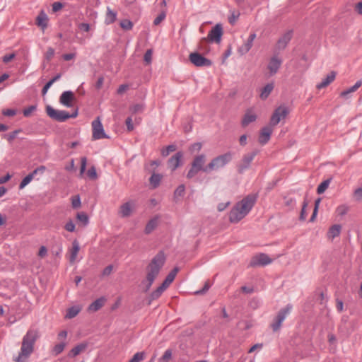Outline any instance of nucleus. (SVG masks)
<instances>
[{
  "label": "nucleus",
  "instance_id": "0e129e2a",
  "mask_svg": "<svg viewBox=\"0 0 362 362\" xmlns=\"http://www.w3.org/2000/svg\"><path fill=\"white\" fill-rule=\"evenodd\" d=\"M2 113L5 116L12 117L16 114V111L13 109H6L4 110Z\"/></svg>",
  "mask_w": 362,
  "mask_h": 362
},
{
  "label": "nucleus",
  "instance_id": "f704fd0d",
  "mask_svg": "<svg viewBox=\"0 0 362 362\" xmlns=\"http://www.w3.org/2000/svg\"><path fill=\"white\" fill-rule=\"evenodd\" d=\"M80 310L81 309L78 306H72L67 310L65 317L68 319L74 318L78 314Z\"/></svg>",
  "mask_w": 362,
  "mask_h": 362
},
{
  "label": "nucleus",
  "instance_id": "603ef678",
  "mask_svg": "<svg viewBox=\"0 0 362 362\" xmlns=\"http://www.w3.org/2000/svg\"><path fill=\"white\" fill-rule=\"evenodd\" d=\"M202 144L199 142H197L191 145L189 147V151L192 153H194L195 151H199L202 149Z\"/></svg>",
  "mask_w": 362,
  "mask_h": 362
},
{
  "label": "nucleus",
  "instance_id": "13d9d810",
  "mask_svg": "<svg viewBox=\"0 0 362 362\" xmlns=\"http://www.w3.org/2000/svg\"><path fill=\"white\" fill-rule=\"evenodd\" d=\"M64 228L69 232H74L75 230V224L73 222V221L70 220L69 221H68L66 223Z\"/></svg>",
  "mask_w": 362,
  "mask_h": 362
},
{
  "label": "nucleus",
  "instance_id": "39448f33",
  "mask_svg": "<svg viewBox=\"0 0 362 362\" xmlns=\"http://www.w3.org/2000/svg\"><path fill=\"white\" fill-rule=\"evenodd\" d=\"M46 112L50 118L60 122H64L69 118H74L78 115L77 110L72 114H69L65 110H55L49 105L47 106Z\"/></svg>",
  "mask_w": 362,
  "mask_h": 362
},
{
  "label": "nucleus",
  "instance_id": "de8ad7c7",
  "mask_svg": "<svg viewBox=\"0 0 362 362\" xmlns=\"http://www.w3.org/2000/svg\"><path fill=\"white\" fill-rule=\"evenodd\" d=\"M308 206V202L306 201L303 202L302 209L300 214V220L304 221L306 218L307 213H306V207Z\"/></svg>",
  "mask_w": 362,
  "mask_h": 362
},
{
  "label": "nucleus",
  "instance_id": "4d7b16f0",
  "mask_svg": "<svg viewBox=\"0 0 362 362\" xmlns=\"http://www.w3.org/2000/svg\"><path fill=\"white\" fill-rule=\"evenodd\" d=\"M152 50L151 49H148L145 54H144V60L149 64L151 62V60H152Z\"/></svg>",
  "mask_w": 362,
  "mask_h": 362
},
{
  "label": "nucleus",
  "instance_id": "a211bd4d",
  "mask_svg": "<svg viewBox=\"0 0 362 362\" xmlns=\"http://www.w3.org/2000/svg\"><path fill=\"white\" fill-rule=\"evenodd\" d=\"M255 37H256V34L254 33H251L249 35L248 39L247 40V41L243 45L239 47L238 51V53L240 55H244V54H245L246 53H247L250 51V49L252 47L253 41L255 39Z\"/></svg>",
  "mask_w": 362,
  "mask_h": 362
},
{
  "label": "nucleus",
  "instance_id": "c85d7f7f",
  "mask_svg": "<svg viewBox=\"0 0 362 362\" xmlns=\"http://www.w3.org/2000/svg\"><path fill=\"white\" fill-rule=\"evenodd\" d=\"M158 216L151 218L146 224L145 228V233L146 234L151 233L158 226Z\"/></svg>",
  "mask_w": 362,
  "mask_h": 362
},
{
  "label": "nucleus",
  "instance_id": "2f4dec72",
  "mask_svg": "<svg viewBox=\"0 0 362 362\" xmlns=\"http://www.w3.org/2000/svg\"><path fill=\"white\" fill-rule=\"evenodd\" d=\"M341 227L340 225L335 224L333 225L328 231V238L331 239H334V238L339 235L341 232Z\"/></svg>",
  "mask_w": 362,
  "mask_h": 362
},
{
  "label": "nucleus",
  "instance_id": "f8f14e48",
  "mask_svg": "<svg viewBox=\"0 0 362 362\" xmlns=\"http://www.w3.org/2000/svg\"><path fill=\"white\" fill-rule=\"evenodd\" d=\"M257 153L258 151L255 150L243 156L240 164L238 165L239 173H243L250 167L251 162L253 160V159L255 158Z\"/></svg>",
  "mask_w": 362,
  "mask_h": 362
},
{
  "label": "nucleus",
  "instance_id": "e2e57ef3",
  "mask_svg": "<svg viewBox=\"0 0 362 362\" xmlns=\"http://www.w3.org/2000/svg\"><path fill=\"white\" fill-rule=\"evenodd\" d=\"M354 197L357 201L362 202V187L354 191Z\"/></svg>",
  "mask_w": 362,
  "mask_h": 362
},
{
  "label": "nucleus",
  "instance_id": "ea45409f",
  "mask_svg": "<svg viewBox=\"0 0 362 362\" xmlns=\"http://www.w3.org/2000/svg\"><path fill=\"white\" fill-rule=\"evenodd\" d=\"M172 350L168 349L165 351L163 356L159 358V362H169L172 358Z\"/></svg>",
  "mask_w": 362,
  "mask_h": 362
},
{
  "label": "nucleus",
  "instance_id": "a19ab883",
  "mask_svg": "<svg viewBox=\"0 0 362 362\" xmlns=\"http://www.w3.org/2000/svg\"><path fill=\"white\" fill-rule=\"evenodd\" d=\"M177 147L174 144H170L162 149L161 154L163 157L168 156L170 153L173 152L176 150Z\"/></svg>",
  "mask_w": 362,
  "mask_h": 362
},
{
  "label": "nucleus",
  "instance_id": "4c0bfd02",
  "mask_svg": "<svg viewBox=\"0 0 362 362\" xmlns=\"http://www.w3.org/2000/svg\"><path fill=\"white\" fill-rule=\"evenodd\" d=\"M34 178V176L32 175V173H29L28 175H26L21 181V182L19 185V189H23L26 185H28Z\"/></svg>",
  "mask_w": 362,
  "mask_h": 362
},
{
  "label": "nucleus",
  "instance_id": "7c9ffc66",
  "mask_svg": "<svg viewBox=\"0 0 362 362\" xmlns=\"http://www.w3.org/2000/svg\"><path fill=\"white\" fill-rule=\"evenodd\" d=\"M274 89V84L272 83H267L262 89L260 93V98L262 100L267 99Z\"/></svg>",
  "mask_w": 362,
  "mask_h": 362
},
{
  "label": "nucleus",
  "instance_id": "6e6d98bb",
  "mask_svg": "<svg viewBox=\"0 0 362 362\" xmlns=\"http://www.w3.org/2000/svg\"><path fill=\"white\" fill-rule=\"evenodd\" d=\"M87 175L90 179H93V180L96 179L97 178V173H96V170H95V167L93 166L90 168H89L87 172Z\"/></svg>",
  "mask_w": 362,
  "mask_h": 362
},
{
  "label": "nucleus",
  "instance_id": "cd10ccee",
  "mask_svg": "<svg viewBox=\"0 0 362 362\" xmlns=\"http://www.w3.org/2000/svg\"><path fill=\"white\" fill-rule=\"evenodd\" d=\"M117 20V12L112 11L110 7L107 8L105 23L107 25L113 23Z\"/></svg>",
  "mask_w": 362,
  "mask_h": 362
},
{
  "label": "nucleus",
  "instance_id": "e433bc0d",
  "mask_svg": "<svg viewBox=\"0 0 362 362\" xmlns=\"http://www.w3.org/2000/svg\"><path fill=\"white\" fill-rule=\"evenodd\" d=\"M65 346H66V343L64 341H62V342L56 344L52 349V354L54 356L59 355L64 351Z\"/></svg>",
  "mask_w": 362,
  "mask_h": 362
},
{
  "label": "nucleus",
  "instance_id": "b1692460",
  "mask_svg": "<svg viewBox=\"0 0 362 362\" xmlns=\"http://www.w3.org/2000/svg\"><path fill=\"white\" fill-rule=\"evenodd\" d=\"M336 73L331 71L322 81L317 85V88L322 89L330 84L335 78Z\"/></svg>",
  "mask_w": 362,
  "mask_h": 362
},
{
  "label": "nucleus",
  "instance_id": "ddd939ff",
  "mask_svg": "<svg viewBox=\"0 0 362 362\" xmlns=\"http://www.w3.org/2000/svg\"><path fill=\"white\" fill-rule=\"evenodd\" d=\"M135 207V203L133 201H129L123 204H122L119 207V215L122 218H127L129 217Z\"/></svg>",
  "mask_w": 362,
  "mask_h": 362
},
{
  "label": "nucleus",
  "instance_id": "9b49d317",
  "mask_svg": "<svg viewBox=\"0 0 362 362\" xmlns=\"http://www.w3.org/2000/svg\"><path fill=\"white\" fill-rule=\"evenodd\" d=\"M189 59L190 62L196 66L209 67L212 65V62L210 59L204 57L198 52L191 53L189 56Z\"/></svg>",
  "mask_w": 362,
  "mask_h": 362
},
{
  "label": "nucleus",
  "instance_id": "aec40b11",
  "mask_svg": "<svg viewBox=\"0 0 362 362\" xmlns=\"http://www.w3.org/2000/svg\"><path fill=\"white\" fill-rule=\"evenodd\" d=\"M74 95L72 91L66 90L62 93L59 101L63 105L71 107H72L71 101L74 100Z\"/></svg>",
  "mask_w": 362,
  "mask_h": 362
},
{
  "label": "nucleus",
  "instance_id": "bb28decb",
  "mask_svg": "<svg viewBox=\"0 0 362 362\" xmlns=\"http://www.w3.org/2000/svg\"><path fill=\"white\" fill-rule=\"evenodd\" d=\"M79 250H80V246H79L78 241L74 240L72 243V248L70 250L69 261L71 263H73L75 262Z\"/></svg>",
  "mask_w": 362,
  "mask_h": 362
},
{
  "label": "nucleus",
  "instance_id": "37998d69",
  "mask_svg": "<svg viewBox=\"0 0 362 362\" xmlns=\"http://www.w3.org/2000/svg\"><path fill=\"white\" fill-rule=\"evenodd\" d=\"M120 26L124 30H129L133 28V23L128 19H124L120 22Z\"/></svg>",
  "mask_w": 362,
  "mask_h": 362
},
{
  "label": "nucleus",
  "instance_id": "49530a36",
  "mask_svg": "<svg viewBox=\"0 0 362 362\" xmlns=\"http://www.w3.org/2000/svg\"><path fill=\"white\" fill-rule=\"evenodd\" d=\"M348 209H349V208H348L347 206L342 204V205L339 206L337 208L336 211H337L338 215L344 216V215H345L347 213Z\"/></svg>",
  "mask_w": 362,
  "mask_h": 362
},
{
  "label": "nucleus",
  "instance_id": "774afa93",
  "mask_svg": "<svg viewBox=\"0 0 362 362\" xmlns=\"http://www.w3.org/2000/svg\"><path fill=\"white\" fill-rule=\"evenodd\" d=\"M127 128L128 131H132L134 129V125L132 124V119L131 117H127L125 121Z\"/></svg>",
  "mask_w": 362,
  "mask_h": 362
},
{
  "label": "nucleus",
  "instance_id": "f3484780",
  "mask_svg": "<svg viewBox=\"0 0 362 362\" xmlns=\"http://www.w3.org/2000/svg\"><path fill=\"white\" fill-rule=\"evenodd\" d=\"M183 154L181 151L177 152L168 161V166L172 170H175L180 165Z\"/></svg>",
  "mask_w": 362,
  "mask_h": 362
},
{
  "label": "nucleus",
  "instance_id": "a878e982",
  "mask_svg": "<svg viewBox=\"0 0 362 362\" xmlns=\"http://www.w3.org/2000/svg\"><path fill=\"white\" fill-rule=\"evenodd\" d=\"M88 346L87 343H81L76 346H74L69 353L68 356L69 357H75L80 354L82 351H85Z\"/></svg>",
  "mask_w": 362,
  "mask_h": 362
},
{
  "label": "nucleus",
  "instance_id": "79ce46f5",
  "mask_svg": "<svg viewBox=\"0 0 362 362\" xmlns=\"http://www.w3.org/2000/svg\"><path fill=\"white\" fill-rule=\"evenodd\" d=\"M329 180H326L325 181H323L322 182H321L318 187H317V192L318 194H322L323 193L328 187L329 185Z\"/></svg>",
  "mask_w": 362,
  "mask_h": 362
},
{
  "label": "nucleus",
  "instance_id": "4be33fe9",
  "mask_svg": "<svg viewBox=\"0 0 362 362\" xmlns=\"http://www.w3.org/2000/svg\"><path fill=\"white\" fill-rule=\"evenodd\" d=\"M48 17L44 11H41L36 18V24L40 27L42 30L47 26Z\"/></svg>",
  "mask_w": 362,
  "mask_h": 362
},
{
  "label": "nucleus",
  "instance_id": "2eb2a0df",
  "mask_svg": "<svg viewBox=\"0 0 362 362\" xmlns=\"http://www.w3.org/2000/svg\"><path fill=\"white\" fill-rule=\"evenodd\" d=\"M223 34V28L221 24H216L209 33L208 39L211 42L219 43Z\"/></svg>",
  "mask_w": 362,
  "mask_h": 362
},
{
  "label": "nucleus",
  "instance_id": "052dcab7",
  "mask_svg": "<svg viewBox=\"0 0 362 362\" xmlns=\"http://www.w3.org/2000/svg\"><path fill=\"white\" fill-rule=\"evenodd\" d=\"M239 17V13L233 11L228 18V21L230 24L233 25Z\"/></svg>",
  "mask_w": 362,
  "mask_h": 362
},
{
  "label": "nucleus",
  "instance_id": "58836bf2",
  "mask_svg": "<svg viewBox=\"0 0 362 362\" xmlns=\"http://www.w3.org/2000/svg\"><path fill=\"white\" fill-rule=\"evenodd\" d=\"M185 192V186L184 185H180L174 192L175 199L182 197L184 196Z\"/></svg>",
  "mask_w": 362,
  "mask_h": 362
},
{
  "label": "nucleus",
  "instance_id": "4468645a",
  "mask_svg": "<svg viewBox=\"0 0 362 362\" xmlns=\"http://www.w3.org/2000/svg\"><path fill=\"white\" fill-rule=\"evenodd\" d=\"M292 37V32L291 30L285 33L277 41L275 47L274 52H278L284 49Z\"/></svg>",
  "mask_w": 362,
  "mask_h": 362
},
{
  "label": "nucleus",
  "instance_id": "3c124183",
  "mask_svg": "<svg viewBox=\"0 0 362 362\" xmlns=\"http://www.w3.org/2000/svg\"><path fill=\"white\" fill-rule=\"evenodd\" d=\"M36 105H30L28 107L23 110V115L25 117H29L33 111L36 110Z\"/></svg>",
  "mask_w": 362,
  "mask_h": 362
},
{
  "label": "nucleus",
  "instance_id": "09e8293b",
  "mask_svg": "<svg viewBox=\"0 0 362 362\" xmlns=\"http://www.w3.org/2000/svg\"><path fill=\"white\" fill-rule=\"evenodd\" d=\"M143 110H144V105L141 104H136V105H132L130 107L131 112L134 114L137 113V112H141L143 111Z\"/></svg>",
  "mask_w": 362,
  "mask_h": 362
},
{
  "label": "nucleus",
  "instance_id": "864d4df0",
  "mask_svg": "<svg viewBox=\"0 0 362 362\" xmlns=\"http://www.w3.org/2000/svg\"><path fill=\"white\" fill-rule=\"evenodd\" d=\"M20 130H15L12 132L11 133L8 134H5L4 137L8 141H12L17 136V134L19 133Z\"/></svg>",
  "mask_w": 362,
  "mask_h": 362
},
{
  "label": "nucleus",
  "instance_id": "20e7f679",
  "mask_svg": "<svg viewBox=\"0 0 362 362\" xmlns=\"http://www.w3.org/2000/svg\"><path fill=\"white\" fill-rule=\"evenodd\" d=\"M206 162V156L204 154H200L195 156L192 162L191 168L189 170L187 174L188 179L193 178L199 171L204 173H209L208 165L204 166Z\"/></svg>",
  "mask_w": 362,
  "mask_h": 362
},
{
  "label": "nucleus",
  "instance_id": "7ed1b4c3",
  "mask_svg": "<svg viewBox=\"0 0 362 362\" xmlns=\"http://www.w3.org/2000/svg\"><path fill=\"white\" fill-rule=\"evenodd\" d=\"M165 262V256L163 251L158 252L157 255L151 259L146 269V279L141 282L144 286L145 292H147L150 289Z\"/></svg>",
  "mask_w": 362,
  "mask_h": 362
},
{
  "label": "nucleus",
  "instance_id": "5fc2aeb1",
  "mask_svg": "<svg viewBox=\"0 0 362 362\" xmlns=\"http://www.w3.org/2000/svg\"><path fill=\"white\" fill-rule=\"evenodd\" d=\"M54 55V49L52 47H48L45 54V57L47 61H49Z\"/></svg>",
  "mask_w": 362,
  "mask_h": 362
},
{
  "label": "nucleus",
  "instance_id": "9d476101",
  "mask_svg": "<svg viewBox=\"0 0 362 362\" xmlns=\"http://www.w3.org/2000/svg\"><path fill=\"white\" fill-rule=\"evenodd\" d=\"M283 62L282 58L279 55V52H274L273 56L269 59L267 69L270 76L276 74L280 69Z\"/></svg>",
  "mask_w": 362,
  "mask_h": 362
},
{
  "label": "nucleus",
  "instance_id": "0eeeda50",
  "mask_svg": "<svg viewBox=\"0 0 362 362\" xmlns=\"http://www.w3.org/2000/svg\"><path fill=\"white\" fill-rule=\"evenodd\" d=\"M292 310V305L288 304L285 308H281L271 324V327L274 332H277L281 327L282 322L286 318Z\"/></svg>",
  "mask_w": 362,
  "mask_h": 362
},
{
  "label": "nucleus",
  "instance_id": "69168bd1",
  "mask_svg": "<svg viewBox=\"0 0 362 362\" xmlns=\"http://www.w3.org/2000/svg\"><path fill=\"white\" fill-rule=\"evenodd\" d=\"M62 7H63V4L61 2H59V1L54 2L52 4V11L54 12H57L60 9H62Z\"/></svg>",
  "mask_w": 362,
  "mask_h": 362
},
{
  "label": "nucleus",
  "instance_id": "393cba45",
  "mask_svg": "<svg viewBox=\"0 0 362 362\" xmlns=\"http://www.w3.org/2000/svg\"><path fill=\"white\" fill-rule=\"evenodd\" d=\"M105 302V298L104 297L96 299L88 306V310L90 312L98 311L104 305Z\"/></svg>",
  "mask_w": 362,
  "mask_h": 362
},
{
  "label": "nucleus",
  "instance_id": "338daca9",
  "mask_svg": "<svg viewBox=\"0 0 362 362\" xmlns=\"http://www.w3.org/2000/svg\"><path fill=\"white\" fill-rule=\"evenodd\" d=\"M15 57V54L14 53H11V54H6L4 55L3 57H2V61L4 62V63H8L9 62H11L13 58Z\"/></svg>",
  "mask_w": 362,
  "mask_h": 362
},
{
  "label": "nucleus",
  "instance_id": "c9c22d12",
  "mask_svg": "<svg viewBox=\"0 0 362 362\" xmlns=\"http://www.w3.org/2000/svg\"><path fill=\"white\" fill-rule=\"evenodd\" d=\"M76 218L80 221L83 226H86L89 223V218L88 215L84 212H79L76 215Z\"/></svg>",
  "mask_w": 362,
  "mask_h": 362
},
{
  "label": "nucleus",
  "instance_id": "72a5a7b5",
  "mask_svg": "<svg viewBox=\"0 0 362 362\" xmlns=\"http://www.w3.org/2000/svg\"><path fill=\"white\" fill-rule=\"evenodd\" d=\"M361 85H362L361 81H356V83L353 86L342 91L341 93V96L344 97V98L346 97L349 94L355 92Z\"/></svg>",
  "mask_w": 362,
  "mask_h": 362
},
{
  "label": "nucleus",
  "instance_id": "1a4fd4ad",
  "mask_svg": "<svg viewBox=\"0 0 362 362\" xmlns=\"http://www.w3.org/2000/svg\"><path fill=\"white\" fill-rule=\"evenodd\" d=\"M92 138L93 140H99L108 138L104 131L100 117H97L92 122Z\"/></svg>",
  "mask_w": 362,
  "mask_h": 362
},
{
  "label": "nucleus",
  "instance_id": "c03bdc74",
  "mask_svg": "<svg viewBox=\"0 0 362 362\" xmlns=\"http://www.w3.org/2000/svg\"><path fill=\"white\" fill-rule=\"evenodd\" d=\"M166 17L165 11L160 12L153 21L154 25H158Z\"/></svg>",
  "mask_w": 362,
  "mask_h": 362
},
{
  "label": "nucleus",
  "instance_id": "5701e85b",
  "mask_svg": "<svg viewBox=\"0 0 362 362\" xmlns=\"http://www.w3.org/2000/svg\"><path fill=\"white\" fill-rule=\"evenodd\" d=\"M179 269L177 267H175L167 275L166 278L163 281V284L160 285L163 288L166 289L170 284L174 281Z\"/></svg>",
  "mask_w": 362,
  "mask_h": 362
},
{
  "label": "nucleus",
  "instance_id": "c756f323",
  "mask_svg": "<svg viewBox=\"0 0 362 362\" xmlns=\"http://www.w3.org/2000/svg\"><path fill=\"white\" fill-rule=\"evenodd\" d=\"M161 179L162 175L160 174L153 173L149 178V182L152 188H157L160 185Z\"/></svg>",
  "mask_w": 362,
  "mask_h": 362
},
{
  "label": "nucleus",
  "instance_id": "f03ea898",
  "mask_svg": "<svg viewBox=\"0 0 362 362\" xmlns=\"http://www.w3.org/2000/svg\"><path fill=\"white\" fill-rule=\"evenodd\" d=\"M257 196L255 194H250L238 202L230 210L229 220L231 223H238L242 220L252 209Z\"/></svg>",
  "mask_w": 362,
  "mask_h": 362
},
{
  "label": "nucleus",
  "instance_id": "f257e3e1",
  "mask_svg": "<svg viewBox=\"0 0 362 362\" xmlns=\"http://www.w3.org/2000/svg\"><path fill=\"white\" fill-rule=\"evenodd\" d=\"M40 337L37 329H28L22 339L20 352L14 361L16 362H27L28 358L34 351L35 344Z\"/></svg>",
  "mask_w": 362,
  "mask_h": 362
},
{
  "label": "nucleus",
  "instance_id": "dca6fc26",
  "mask_svg": "<svg viewBox=\"0 0 362 362\" xmlns=\"http://www.w3.org/2000/svg\"><path fill=\"white\" fill-rule=\"evenodd\" d=\"M272 262V259L266 254L261 253L253 258L252 266H266Z\"/></svg>",
  "mask_w": 362,
  "mask_h": 362
},
{
  "label": "nucleus",
  "instance_id": "473e14b6",
  "mask_svg": "<svg viewBox=\"0 0 362 362\" xmlns=\"http://www.w3.org/2000/svg\"><path fill=\"white\" fill-rule=\"evenodd\" d=\"M165 290V288L160 286L159 287L157 288L156 290L153 291L149 296L148 304H151V303L153 300L158 299L162 295Z\"/></svg>",
  "mask_w": 362,
  "mask_h": 362
},
{
  "label": "nucleus",
  "instance_id": "bf43d9fd",
  "mask_svg": "<svg viewBox=\"0 0 362 362\" xmlns=\"http://www.w3.org/2000/svg\"><path fill=\"white\" fill-rule=\"evenodd\" d=\"M210 286V284L209 282H206L204 287L202 289L197 291L195 294L201 295L206 293L209 289Z\"/></svg>",
  "mask_w": 362,
  "mask_h": 362
},
{
  "label": "nucleus",
  "instance_id": "6e6552de",
  "mask_svg": "<svg viewBox=\"0 0 362 362\" xmlns=\"http://www.w3.org/2000/svg\"><path fill=\"white\" fill-rule=\"evenodd\" d=\"M289 109L285 105H281L276 108L270 119V126L274 127L277 125L282 119L287 117Z\"/></svg>",
  "mask_w": 362,
  "mask_h": 362
},
{
  "label": "nucleus",
  "instance_id": "8fccbe9b",
  "mask_svg": "<svg viewBox=\"0 0 362 362\" xmlns=\"http://www.w3.org/2000/svg\"><path fill=\"white\" fill-rule=\"evenodd\" d=\"M72 207L74 209L79 208L81 206V199L79 196H75L71 198Z\"/></svg>",
  "mask_w": 362,
  "mask_h": 362
},
{
  "label": "nucleus",
  "instance_id": "680f3d73",
  "mask_svg": "<svg viewBox=\"0 0 362 362\" xmlns=\"http://www.w3.org/2000/svg\"><path fill=\"white\" fill-rule=\"evenodd\" d=\"M45 170H46L45 166L41 165V166L37 168L36 169H35L31 173L35 177V175L38 173H40L41 175L45 173Z\"/></svg>",
  "mask_w": 362,
  "mask_h": 362
},
{
  "label": "nucleus",
  "instance_id": "6ab92c4d",
  "mask_svg": "<svg viewBox=\"0 0 362 362\" xmlns=\"http://www.w3.org/2000/svg\"><path fill=\"white\" fill-rule=\"evenodd\" d=\"M272 127L273 126H266L264 127L260 132L259 136V142L264 145L267 144L271 136V134L272 133Z\"/></svg>",
  "mask_w": 362,
  "mask_h": 362
},
{
  "label": "nucleus",
  "instance_id": "412c9836",
  "mask_svg": "<svg viewBox=\"0 0 362 362\" xmlns=\"http://www.w3.org/2000/svg\"><path fill=\"white\" fill-rule=\"evenodd\" d=\"M257 119L256 114L252 110H247L244 115L241 124L243 127H247L251 122H255Z\"/></svg>",
  "mask_w": 362,
  "mask_h": 362
},
{
  "label": "nucleus",
  "instance_id": "a18cd8bd",
  "mask_svg": "<svg viewBox=\"0 0 362 362\" xmlns=\"http://www.w3.org/2000/svg\"><path fill=\"white\" fill-rule=\"evenodd\" d=\"M144 358V352H137L136 353L132 358L130 360L132 362H141Z\"/></svg>",
  "mask_w": 362,
  "mask_h": 362
},
{
  "label": "nucleus",
  "instance_id": "423d86ee",
  "mask_svg": "<svg viewBox=\"0 0 362 362\" xmlns=\"http://www.w3.org/2000/svg\"><path fill=\"white\" fill-rule=\"evenodd\" d=\"M231 158L232 156L230 153H226L214 158L208 164L209 172L223 168L229 163Z\"/></svg>",
  "mask_w": 362,
  "mask_h": 362
}]
</instances>
